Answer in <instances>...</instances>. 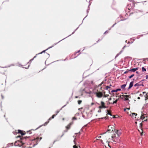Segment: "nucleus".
<instances>
[{
	"label": "nucleus",
	"instance_id": "obj_13",
	"mask_svg": "<svg viewBox=\"0 0 148 148\" xmlns=\"http://www.w3.org/2000/svg\"><path fill=\"white\" fill-rule=\"evenodd\" d=\"M126 84H124L121 86V88L122 89H124L126 87Z\"/></svg>",
	"mask_w": 148,
	"mask_h": 148
},
{
	"label": "nucleus",
	"instance_id": "obj_57",
	"mask_svg": "<svg viewBox=\"0 0 148 148\" xmlns=\"http://www.w3.org/2000/svg\"><path fill=\"white\" fill-rule=\"evenodd\" d=\"M63 135H64V134H63L61 136V137H62V136Z\"/></svg>",
	"mask_w": 148,
	"mask_h": 148
},
{
	"label": "nucleus",
	"instance_id": "obj_39",
	"mask_svg": "<svg viewBox=\"0 0 148 148\" xmlns=\"http://www.w3.org/2000/svg\"><path fill=\"white\" fill-rule=\"evenodd\" d=\"M127 71H125V72H124V74H125V73H127Z\"/></svg>",
	"mask_w": 148,
	"mask_h": 148
},
{
	"label": "nucleus",
	"instance_id": "obj_56",
	"mask_svg": "<svg viewBox=\"0 0 148 148\" xmlns=\"http://www.w3.org/2000/svg\"><path fill=\"white\" fill-rule=\"evenodd\" d=\"M115 117L114 116H113V118H115Z\"/></svg>",
	"mask_w": 148,
	"mask_h": 148
},
{
	"label": "nucleus",
	"instance_id": "obj_6",
	"mask_svg": "<svg viewBox=\"0 0 148 148\" xmlns=\"http://www.w3.org/2000/svg\"><path fill=\"white\" fill-rule=\"evenodd\" d=\"M138 69V68H136L132 69L129 70L128 71H130L131 72H134L136 71Z\"/></svg>",
	"mask_w": 148,
	"mask_h": 148
},
{
	"label": "nucleus",
	"instance_id": "obj_49",
	"mask_svg": "<svg viewBox=\"0 0 148 148\" xmlns=\"http://www.w3.org/2000/svg\"><path fill=\"white\" fill-rule=\"evenodd\" d=\"M66 106V105H64L63 107H62V108H63L64 107V106Z\"/></svg>",
	"mask_w": 148,
	"mask_h": 148
},
{
	"label": "nucleus",
	"instance_id": "obj_23",
	"mask_svg": "<svg viewBox=\"0 0 148 148\" xmlns=\"http://www.w3.org/2000/svg\"><path fill=\"white\" fill-rule=\"evenodd\" d=\"M49 122V121H48L47 122H45L44 123V125H46Z\"/></svg>",
	"mask_w": 148,
	"mask_h": 148
},
{
	"label": "nucleus",
	"instance_id": "obj_64",
	"mask_svg": "<svg viewBox=\"0 0 148 148\" xmlns=\"http://www.w3.org/2000/svg\"><path fill=\"white\" fill-rule=\"evenodd\" d=\"M127 109H130V108H127Z\"/></svg>",
	"mask_w": 148,
	"mask_h": 148
},
{
	"label": "nucleus",
	"instance_id": "obj_46",
	"mask_svg": "<svg viewBox=\"0 0 148 148\" xmlns=\"http://www.w3.org/2000/svg\"><path fill=\"white\" fill-rule=\"evenodd\" d=\"M107 32V31H106V32H105V33H104V34H105L106 33V32Z\"/></svg>",
	"mask_w": 148,
	"mask_h": 148
},
{
	"label": "nucleus",
	"instance_id": "obj_38",
	"mask_svg": "<svg viewBox=\"0 0 148 148\" xmlns=\"http://www.w3.org/2000/svg\"><path fill=\"white\" fill-rule=\"evenodd\" d=\"M101 138V136H98V138Z\"/></svg>",
	"mask_w": 148,
	"mask_h": 148
},
{
	"label": "nucleus",
	"instance_id": "obj_58",
	"mask_svg": "<svg viewBox=\"0 0 148 148\" xmlns=\"http://www.w3.org/2000/svg\"><path fill=\"white\" fill-rule=\"evenodd\" d=\"M87 12H88V10H87Z\"/></svg>",
	"mask_w": 148,
	"mask_h": 148
},
{
	"label": "nucleus",
	"instance_id": "obj_63",
	"mask_svg": "<svg viewBox=\"0 0 148 148\" xmlns=\"http://www.w3.org/2000/svg\"><path fill=\"white\" fill-rule=\"evenodd\" d=\"M112 138H113V136H112Z\"/></svg>",
	"mask_w": 148,
	"mask_h": 148
},
{
	"label": "nucleus",
	"instance_id": "obj_62",
	"mask_svg": "<svg viewBox=\"0 0 148 148\" xmlns=\"http://www.w3.org/2000/svg\"><path fill=\"white\" fill-rule=\"evenodd\" d=\"M64 118H63V120H64Z\"/></svg>",
	"mask_w": 148,
	"mask_h": 148
},
{
	"label": "nucleus",
	"instance_id": "obj_8",
	"mask_svg": "<svg viewBox=\"0 0 148 148\" xmlns=\"http://www.w3.org/2000/svg\"><path fill=\"white\" fill-rule=\"evenodd\" d=\"M73 123L72 122H71L66 127V128L68 129H70V126L72 125V124H73Z\"/></svg>",
	"mask_w": 148,
	"mask_h": 148
},
{
	"label": "nucleus",
	"instance_id": "obj_7",
	"mask_svg": "<svg viewBox=\"0 0 148 148\" xmlns=\"http://www.w3.org/2000/svg\"><path fill=\"white\" fill-rule=\"evenodd\" d=\"M133 81H132L130 83L129 86L128 88V89H130L133 86Z\"/></svg>",
	"mask_w": 148,
	"mask_h": 148
},
{
	"label": "nucleus",
	"instance_id": "obj_34",
	"mask_svg": "<svg viewBox=\"0 0 148 148\" xmlns=\"http://www.w3.org/2000/svg\"><path fill=\"white\" fill-rule=\"evenodd\" d=\"M120 54V53H119H119L117 54L116 55V57H117V56H118L119 55V54Z\"/></svg>",
	"mask_w": 148,
	"mask_h": 148
},
{
	"label": "nucleus",
	"instance_id": "obj_40",
	"mask_svg": "<svg viewBox=\"0 0 148 148\" xmlns=\"http://www.w3.org/2000/svg\"><path fill=\"white\" fill-rule=\"evenodd\" d=\"M143 94H144L145 93H146V92H143Z\"/></svg>",
	"mask_w": 148,
	"mask_h": 148
},
{
	"label": "nucleus",
	"instance_id": "obj_3",
	"mask_svg": "<svg viewBox=\"0 0 148 148\" xmlns=\"http://www.w3.org/2000/svg\"><path fill=\"white\" fill-rule=\"evenodd\" d=\"M122 96L124 98V100L125 101H126L129 100V98H130L131 97L130 95H122Z\"/></svg>",
	"mask_w": 148,
	"mask_h": 148
},
{
	"label": "nucleus",
	"instance_id": "obj_31",
	"mask_svg": "<svg viewBox=\"0 0 148 148\" xmlns=\"http://www.w3.org/2000/svg\"><path fill=\"white\" fill-rule=\"evenodd\" d=\"M78 28H77L76 29H75V31H74V32L72 33V34H74L75 32V31L78 29Z\"/></svg>",
	"mask_w": 148,
	"mask_h": 148
},
{
	"label": "nucleus",
	"instance_id": "obj_22",
	"mask_svg": "<svg viewBox=\"0 0 148 148\" xmlns=\"http://www.w3.org/2000/svg\"><path fill=\"white\" fill-rule=\"evenodd\" d=\"M134 74H132L130 75V76H129V78H131L132 77H133L134 76Z\"/></svg>",
	"mask_w": 148,
	"mask_h": 148
},
{
	"label": "nucleus",
	"instance_id": "obj_60",
	"mask_svg": "<svg viewBox=\"0 0 148 148\" xmlns=\"http://www.w3.org/2000/svg\"><path fill=\"white\" fill-rule=\"evenodd\" d=\"M146 96H147V93H146Z\"/></svg>",
	"mask_w": 148,
	"mask_h": 148
},
{
	"label": "nucleus",
	"instance_id": "obj_53",
	"mask_svg": "<svg viewBox=\"0 0 148 148\" xmlns=\"http://www.w3.org/2000/svg\"><path fill=\"white\" fill-rule=\"evenodd\" d=\"M138 131L140 132V131L139 130H138Z\"/></svg>",
	"mask_w": 148,
	"mask_h": 148
},
{
	"label": "nucleus",
	"instance_id": "obj_9",
	"mask_svg": "<svg viewBox=\"0 0 148 148\" xmlns=\"http://www.w3.org/2000/svg\"><path fill=\"white\" fill-rule=\"evenodd\" d=\"M53 47V45H52V46L51 47H48L47 49H46V50H44L43 51H42V52H41V53H38V54H42V53H43V52H45V51L46 50H47V49H50L51 48H52V47Z\"/></svg>",
	"mask_w": 148,
	"mask_h": 148
},
{
	"label": "nucleus",
	"instance_id": "obj_18",
	"mask_svg": "<svg viewBox=\"0 0 148 148\" xmlns=\"http://www.w3.org/2000/svg\"><path fill=\"white\" fill-rule=\"evenodd\" d=\"M140 86V85L138 83H136L134 85V86L135 87L136 86Z\"/></svg>",
	"mask_w": 148,
	"mask_h": 148
},
{
	"label": "nucleus",
	"instance_id": "obj_10",
	"mask_svg": "<svg viewBox=\"0 0 148 148\" xmlns=\"http://www.w3.org/2000/svg\"><path fill=\"white\" fill-rule=\"evenodd\" d=\"M137 115V114L136 113H132L131 114V116L132 117H134L135 116V118H136V117L135 116H136Z\"/></svg>",
	"mask_w": 148,
	"mask_h": 148
},
{
	"label": "nucleus",
	"instance_id": "obj_44",
	"mask_svg": "<svg viewBox=\"0 0 148 148\" xmlns=\"http://www.w3.org/2000/svg\"><path fill=\"white\" fill-rule=\"evenodd\" d=\"M98 112H101V110H99V111H98Z\"/></svg>",
	"mask_w": 148,
	"mask_h": 148
},
{
	"label": "nucleus",
	"instance_id": "obj_21",
	"mask_svg": "<svg viewBox=\"0 0 148 148\" xmlns=\"http://www.w3.org/2000/svg\"><path fill=\"white\" fill-rule=\"evenodd\" d=\"M108 113L107 114H109L110 116H112L111 114L109 112V111L107 110Z\"/></svg>",
	"mask_w": 148,
	"mask_h": 148
},
{
	"label": "nucleus",
	"instance_id": "obj_29",
	"mask_svg": "<svg viewBox=\"0 0 148 148\" xmlns=\"http://www.w3.org/2000/svg\"><path fill=\"white\" fill-rule=\"evenodd\" d=\"M73 120H76V118L75 117H73Z\"/></svg>",
	"mask_w": 148,
	"mask_h": 148
},
{
	"label": "nucleus",
	"instance_id": "obj_30",
	"mask_svg": "<svg viewBox=\"0 0 148 148\" xmlns=\"http://www.w3.org/2000/svg\"><path fill=\"white\" fill-rule=\"evenodd\" d=\"M38 54H36V55L35 56H34V57L33 58H36V57L37 55H38Z\"/></svg>",
	"mask_w": 148,
	"mask_h": 148
},
{
	"label": "nucleus",
	"instance_id": "obj_50",
	"mask_svg": "<svg viewBox=\"0 0 148 148\" xmlns=\"http://www.w3.org/2000/svg\"><path fill=\"white\" fill-rule=\"evenodd\" d=\"M75 140H74V143H75Z\"/></svg>",
	"mask_w": 148,
	"mask_h": 148
},
{
	"label": "nucleus",
	"instance_id": "obj_14",
	"mask_svg": "<svg viewBox=\"0 0 148 148\" xmlns=\"http://www.w3.org/2000/svg\"><path fill=\"white\" fill-rule=\"evenodd\" d=\"M144 114H142L140 116V119H142L143 120V119H144L145 118V117L144 116Z\"/></svg>",
	"mask_w": 148,
	"mask_h": 148
},
{
	"label": "nucleus",
	"instance_id": "obj_59",
	"mask_svg": "<svg viewBox=\"0 0 148 148\" xmlns=\"http://www.w3.org/2000/svg\"><path fill=\"white\" fill-rule=\"evenodd\" d=\"M90 5V4H89V6H88V7H89V6Z\"/></svg>",
	"mask_w": 148,
	"mask_h": 148
},
{
	"label": "nucleus",
	"instance_id": "obj_51",
	"mask_svg": "<svg viewBox=\"0 0 148 148\" xmlns=\"http://www.w3.org/2000/svg\"><path fill=\"white\" fill-rule=\"evenodd\" d=\"M80 51V50H79V51H78L76 53H78Z\"/></svg>",
	"mask_w": 148,
	"mask_h": 148
},
{
	"label": "nucleus",
	"instance_id": "obj_43",
	"mask_svg": "<svg viewBox=\"0 0 148 148\" xmlns=\"http://www.w3.org/2000/svg\"><path fill=\"white\" fill-rule=\"evenodd\" d=\"M137 98L138 99H140V98L139 97H138Z\"/></svg>",
	"mask_w": 148,
	"mask_h": 148
},
{
	"label": "nucleus",
	"instance_id": "obj_19",
	"mask_svg": "<svg viewBox=\"0 0 148 148\" xmlns=\"http://www.w3.org/2000/svg\"><path fill=\"white\" fill-rule=\"evenodd\" d=\"M118 99H116V100H115L113 102V103H112L113 104H114V103H116L118 101Z\"/></svg>",
	"mask_w": 148,
	"mask_h": 148
},
{
	"label": "nucleus",
	"instance_id": "obj_1",
	"mask_svg": "<svg viewBox=\"0 0 148 148\" xmlns=\"http://www.w3.org/2000/svg\"><path fill=\"white\" fill-rule=\"evenodd\" d=\"M108 132H112L115 130V128H114V126L113 125L112 126H108Z\"/></svg>",
	"mask_w": 148,
	"mask_h": 148
},
{
	"label": "nucleus",
	"instance_id": "obj_16",
	"mask_svg": "<svg viewBox=\"0 0 148 148\" xmlns=\"http://www.w3.org/2000/svg\"><path fill=\"white\" fill-rule=\"evenodd\" d=\"M142 71H146V70L145 68L144 67H143L142 68Z\"/></svg>",
	"mask_w": 148,
	"mask_h": 148
},
{
	"label": "nucleus",
	"instance_id": "obj_37",
	"mask_svg": "<svg viewBox=\"0 0 148 148\" xmlns=\"http://www.w3.org/2000/svg\"><path fill=\"white\" fill-rule=\"evenodd\" d=\"M34 58H33V59H31L30 60V61H32L34 60Z\"/></svg>",
	"mask_w": 148,
	"mask_h": 148
},
{
	"label": "nucleus",
	"instance_id": "obj_48",
	"mask_svg": "<svg viewBox=\"0 0 148 148\" xmlns=\"http://www.w3.org/2000/svg\"><path fill=\"white\" fill-rule=\"evenodd\" d=\"M1 97H2V99H3V96L2 95H1Z\"/></svg>",
	"mask_w": 148,
	"mask_h": 148
},
{
	"label": "nucleus",
	"instance_id": "obj_25",
	"mask_svg": "<svg viewBox=\"0 0 148 148\" xmlns=\"http://www.w3.org/2000/svg\"><path fill=\"white\" fill-rule=\"evenodd\" d=\"M56 116V115L53 114V116H52V117H51V118L52 119H53L54 118V117L55 116Z\"/></svg>",
	"mask_w": 148,
	"mask_h": 148
},
{
	"label": "nucleus",
	"instance_id": "obj_28",
	"mask_svg": "<svg viewBox=\"0 0 148 148\" xmlns=\"http://www.w3.org/2000/svg\"><path fill=\"white\" fill-rule=\"evenodd\" d=\"M146 78L147 79H148V75H146Z\"/></svg>",
	"mask_w": 148,
	"mask_h": 148
},
{
	"label": "nucleus",
	"instance_id": "obj_35",
	"mask_svg": "<svg viewBox=\"0 0 148 148\" xmlns=\"http://www.w3.org/2000/svg\"><path fill=\"white\" fill-rule=\"evenodd\" d=\"M39 138H40V140H40L42 138H41H41H37V139H39Z\"/></svg>",
	"mask_w": 148,
	"mask_h": 148
},
{
	"label": "nucleus",
	"instance_id": "obj_26",
	"mask_svg": "<svg viewBox=\"0 0 148 148\" xmlns=\"http://www.w3.org/2000/svg\"><path fill=\"white\" fill-rule=\"evenodd\" d=\"M60 111L59 110H58V111H57L56 112V115H57L58 114L59 112Z\"/></svg>",
	"mask_w": 148,
	"mask_h": 148
},
{
	"label": "nucleus",
	"instance_id": "obj_2",
	"mask_svg": "<svg viewBox=\"0 0 148 148\" xmlns=\"http://www.w3.org/2000/svg\"><path fill=\"white\" fill-rule=\"evenodd\" d=\"M95 94H96L97 97L98 98H101L103 95V94L101 92H96Z\"/></svg>",
	"mask_w": 148,
	"mask_h": 148
},
{
	"label": "nucleus",
	"instance_id": "obj_52",
	"mask_svg": "<svg viewBox=\"0 0 148 148\" xmlns=\"http://www.w3.org/2000/svg\"><path fill=\"white\" fill-rule=\"evenodd\" d=\"M135 123L136 124H137V122H136Z\"/></svg>",
	"mask_w": 148,
	"mask_h": 148
},
{
	"label": "nucleus",
	"instance_id": "obj_20",
	"mask_svg": "<svg viewBox=\"0 0 148 148\" xmlns=\"http://www.w3.org/2000/svg\"><path fill=\"white\" fill-rule=\"evenodd\" d=\"M82 102V101L81 100H79L78 101V103L79 104H80Z\"/></svg>",
	"mask_w": 148,
	"mask_h": 148
},
{
	"label": "nucleus",
	"instance_id": "obj_4",
	"mask_svg": "<svg viewBox=\"0 0 148 148\" xmlns=\"http://www.w3.org/2000/svg\"><path fill=\"white\" fill-rule=\"evenodd\" d=\"M101 106H99V108H106L107 107L104 106L105 103L101 101Z\"/></svg>",
	"mask_w": 148,
	"mask_h": 148
},
{
	"label": "nucleus",
	"instance_id": "obj_11",
	"mask_svg": "<svg viewBox=\"0 0 148 148\" xmlns=\"http://www.w3.org/2000/svg\"><path fill=\"white\" fill-rule=\"evenodd\" d=\"M121 90V89L120 88H118V89H116V90H113L111 91V92H117L118 91H120Z\"/></svg>",
	"mask_w": 148,
	"mask_h": 148
},
{
	"label": "nucleus",
	"instance_id": "obj_32",
	"mask_svg": "<svg viewBox=\"0 0 148 148\" xmlns=\"http://www.w3.org/2000/svg\"><path fill=\"white\" fill-rule=\"evenodd\" d=\"M58 43H58H54L53 45V46L55 45H56Z\"/></svg>",
	"mask_w": 148,
	"mask_h": 148
},
{
	"label": "nucleus",
	"instance_id": "obj_15",
	"mask_svg": "<svg viewBox=\"0 0 148 148\" xmlns=\"http://www.w3.org/2000/svg\"><path fill=\"white\" fill-rule=\"evenodd\" d=\"M119 130H117L115 132L117 134L118 136L119 135L121 134V133L120 132H119Z\"/></svg>",
	"mask_w": 148,
	"mask_h": 148
},
{
	"label": "nucleus",
	"instance_id": "obj_5",
	"mask_svg": "<svg viewBox=\"0 0 148 148\" xmlns=\"http://www.w3.org/2000/svg\"><path fill=\"white\" fill-rule=\"evenodd\" d=\"M147 121V119H145L144 120V121H143L142 123H143V122H144V121ZM142 123H141L140 124V125H139V127H140V130L141 131H142Z\"/></svg>",
	"mask_w": 148,
	"mask_h": 148
},
{
	"label": "nucleus",
	"instance_id": "obj_47",
	"mask_svg": "<svg viewBox=\"0 0 148 148\" xmlns=\"http://www.w3.org/2000/svg\"><path fill=\"white\" fill-rule=\"evenodd\" d=\"M78 97V96H75V98H77Z\"/></svg>",
	"mask_w": 148,
	"mask_h": 148
},
{
	"label": "nucleus",
	"instance_id": "obj_17",
	"mask_svg": "<svg viewBox=\"0 0 148 148\" xmlns=\"http://www.w3.org/2000/svg\"><path fill=\"white\" fill-rule=\"evenodd\" d=\"M111 86V85H110V86H107L106 87V90H108V88H110V86Z\"/></svg>",
	"mask_w": 148,
	"mask_h": 148
},
{
	"label": "nucleus",
	"instance_id": "obj_33",
	"mask_svg": "<svg viewBox=\"0 0 148 148\" xmlns=\"http://www.w3.org/2000/svg\"><path fill=\"white\" fill-rule=\"evenodd\" d=\"M52 118H50L49 119H48V121H49Z\"/></svg>",
	"mask_w": 148,
	"mask_h": 148
},
{
	"label": "nucleus",
	"instance_id": "obj_45",
	"mask_svg": "<svg viewBox=\"0 0 148 148\" xmlns=\"http://www.w3.org/2000/svg\"><path fill=\"white\" fill-rule=\"evenodd\" d=\"M116 23H115V24H114L112 26V27H113L114 26V25H115Z\"/></svg>",
	"mask_w": 148,
	"mask_h": 148
},
{
	"label": "nucleus",
	"instance_id": "obj_42",
	"mask_svg": "<svg viewBox=\"0 0 148 148\" xmlns=\"http://www.w3.org/2000/svg\"><path fill=\"white\" fill-rule=\"evenodd\" d=\"M125 47H126V46H124L123 48V49H124V48Z\"/></svg>",
	"mask_w": 148,
	"mask_h": 148
},
{
	"label": "nucleus",
	"instance_id": "obj_12",
	"mask_svg": "<svg viewBox=\"0 0 148 148\" xmlns=\"http://www.w3.org/2000/svg\"><path fill=\"white\" fill-rule=\"evenodd\" d=\"M18 133H20V134H21L22 135H24L25 134V133H23L21 130H18Z\"/></svg>",
	"mask_w": 148,
	"mask_h": 148
},
{
	"label": "nucleus",
	"instance_id": "obj_36",
	"mask_svg": "<svg viewBox=\"0 0 148 148\" xmlns=\"http://www.w3.org/2000/svg\"><path fill=\"white\" fill-rule=\"evenodd\" d=\"M127 109V108H124V111H126V110Z\"/></svg>",
	"mask_w": 148,
	"mask_h": 148
},
{
	"label": "nucleus",
	"instance_id": "obj_55",
	"mask_svg": "<svg viewBox=\"0 0 148 148\" xmlns=\"http://www.w3.org/2000/svg\"><path fill=\"white\" fill-rule=\"evenodd\" d=\"M67 130H66V131H65V132H67Z\"/></svg>",
	"mask_w": 148,
	"mask_h": 148
},
{
	"label": "nucleus",
	"instance_id": "obj_27",
	"mask_svg": "<svg viewBox=\"0 0 148 148\" xmlns=\"http://www.w3.org/2000/svg\"><path fill=\"white\" fill-rule=\"evenodd\" d=\"M73 147V148H77V147L75 145H74Z\"/></svg>",
	"mask_w": 148,
	"mask_h": 148
},
{
	"label": "nucleus",
	"instance_id": "obj_54",
	"mask_svg": "<svg viewBox=\"0 0 148 148\" xmlns=\"http://www.w3.org/2000/svg\"><path fill=\"white\" fill-rule=\"evenodd\" d=\"M136 73H138V71H136Z\"/></svg>",
	"mask_w": 148,
	"mask_h": 148
},
{
	"label": "nucleus",
	"instance_id": "obj_41",
	"mask_svg": "<svg viewBox=\"0 0 148 148\" xmlns=\"http://www.w3.org/2000/svg\"><path fill=\"white\" fill-rule=\"evenodd\" d=\"M111 100V98H110L109 99V100Z\"/></svg>",
	"mask_w": 148,
	"mask_h": 148
},
{
	"label": "nucleus",
	"instance_id": "obj_61",
	"mask_svg": "<svg viewBox=\"0 0 148 148\" xmlns=\"http://www.w3.org/2000/svg\"><path fill=\"white\" fill-rule=\"evenodd\" d=\"M62 40H60V41H59L58 42H60V41H61Z\"/></svg>",
	"mask_w": 148,
	"mask_h": 148
},
{
	"label": "nucleus",
	"instance_id": "obj_24",
	"mask_svg": "<svg viewBox=\"0 0 148 148\" xmlns=\"http://www.w3.org/2000/svg\"><path fill=\"white\" fill-rule=\"evenodd\" d=\"M109 95H104L103 97H108V96Z\"/></svg>",
	"mask_w": 148,
	"mask_h": 148
}]
</instances>
